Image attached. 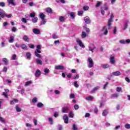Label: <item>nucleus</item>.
<instances>
[{"instance_id":"obj_1","label":"nucleus","mask_w":130,"mask_h":130,"mask_svg":"<svg viewBox=\"0 0 130 130\" xmlns=\"http://www.w3.org/2000/svg\"><path fill=\"white\" fill-rule=\"evenodd\" d=\"M113 14L111 13V16L110 19H109V21L108 22V29H111V23H112V22H113Z\"/></svg>"},{"instance_id":"obj_2","label":"nucleus","mask_w":130,"mask_h":130,"mask_svg":"<svg viewBox=\"0 0 130 130\" xmlns=\"http://www.w3.org/2000/svg\"><path fill=\"white\" fill-rule=\"evenodd\" d=\"M88 61L89 62V64H88V68H93V67H94V62H93V59H92V58L89 57L88 58Z\"/></svg>"},{"instance_id":"obj_3","label":"nucleus","mask_w":130,"mask_h":130,"mask_svg":"<svg viewBox=\"0 0 130 130\" xmlns=\"http://www.w3.org/2000/svg\"><path fill=\"white\" fill-rule=\"evenodd\" d=\"M76 42L78 43V44H79L80 47H82V48H85V45H84V44H83V42H82L81 40L79 39H77Z\"/></svg>"},{"instance_id":"obj_4","label":"nucleus","mask_w":130,"mask_h":130,"mask_svg":"<svg viewBox=\"0 0 130 130\" xmlns=\"http://www.w3.org/2000/svg\"><path fill=\"white\" fill-rule=\"evenodd\" d=\"M102 34H104V35H107L108 34V30H107V28L106 26H104L101 30Z\"/></svg>"},{"instance_id":"obj_5","label":"nucleus","mask_w":130,"mask_h":130,"mask_svg":"<svg viewBox=\"0 0 130 130\" xmlns=\"http://www.w3.org/2000/svg\"><path fill=\"white\" fill-rule=\"evenodd\" d=\"M0 17L1 18H5L6 17V12L3 9H0Z\"/></svg>"},{"instance_id":"obj_6","label":"nucleus","mask_w":130,"mask_h":130,"mask_svg":"<svg viewBox=\"0 0 130 130\" xmlns=\"http://www.w3.org/2000/svg\"><path fill=\"white\" fill-rule=\"evenodd\" d=\"M68 111H69V107H64L62 108V112H63V113H68Z\"/></svg>"},{"instance_id":"obj_7","label":"nucleus","mask_w":130,"mask_h":130,"mask_svg":"<svg viewBox=\"0 0 130 130\" xmlns=\"http://www.w3.org/2000/svg\"><path fill=\"white\" fill-rule=\"evenodd\" d=\"M94 49H95V46H94L93 44H90V46L89 47V51H91V52L93 53Z\"/></svg>"},{"instance_id":"obj_8","label":"nucleus","mask_w":130,"mask_h":130,"mask_svg":"<svg viewBox=\"0 0 130 130\" xmlns=\"http://www.w3.org/2000/svg\"><path fill=\"white\" fill-rule=\"evenodd\" d=\"M55 70H64V67H63V66H61V65H58V66H56L55 67Z\"/></svg>"},{"instance_id":"obj_9","label":"nucleus","mask_w":130,"mask_h":130,"mask_svg":"<svg viewBox=\"0 0 130 130\" xmlns=\"http://www.w3.org/2000/svg\"><path fill=\"white\" fill-rule=\"evenodd\" d=\"M9 5H12V6H16V3L15 0H7Z\"/></svg>"},{"instance_id":"obj_10","label":"nucleus","mask_w":130,"mask_h":130,"mask_svg":"<svg viewBox=\"0 0 130 130\" xmlns=\"http://www.w3.org/2000/svg\"><path fill=\"white\" fill-rule=\"evenodd\" d=\"M63 119L65 123H69V117L67 115H64L63 116Z\"/></svg>"},{"instance_id":"obj_11","label":"nucleus","mask_w":130,"mask_h":130,"mask_svg":"<svg viewBox=\"0 0 130 130\" xmlns=\"http://www.w3.org/2000/svg\"><path fill=\"white\" fill-rule=\"evenodd\" d=\"M32 31L34 34H37V35L40 34V30H39V29L34 28Z\"/></svg>"},{"instance_id":"obj_12","label":"nucleus","mask_w":130,"mask_h":130,"mask_svg":"<svg viewBox=\"0 0 130 130\" xmlns=\"http://www.w3.org/2000/svg\"><path fill=\"white\" fill-rule=\"evenodd\" d=\"M41 46L40 45H38L37 46V49H36V52H38V53H41Z\"/></svg>"},{"instance_id":"obj_13","label":"nucleus","mask_w":130,"mask_h":130,"mask_svg":"<svg viewBox=\"0 0 130 130\" xmlns=\"http://www.w3.org/2000/svg\"><path fill=\"white\" fill-rule=\"evenodd\" d=\"M84 21L86 24H90V23H91V21L88 17H85L84 18Z\"/></svg>"},{"instance_id":"obj_14","label":"nucleus","mask_w":130,"mask_h":130,"mask_svg":"<svg viewBox=\"0 0 130 130\" xmlns=\"http://www.w3.org/2000/svg\"><path fill=\"white\" fill-rule=\"evenodd\" d=\"M114 56H111L110 59V61L112 64L115 63V60L114 59Z\"/></svg>"},{"instance_id":"obj_15","label":"nucleus","mask_w":130,"mask_h":130,"mask_svg":"<svg viewBox=\"0 0 130 130\" xmlns=\"http://www.w3.org/2000/svg\"><path fill=\"white\" fill-rule=\"evenodd\" d=\"M40 75H41V72L39 70H37L35 73L36 77H40Z\"/></svg>"},{"instance_id":"obj_16","label":"nucleus","mask_w":130,"mask_h":130,"mask_svg":"<svg viewBox=\"0 0 130 130\" xmlns=\"http://www.w3.org/2000/svg\"><path fill=\"white\" fill-rule=\"evenodd\" d=\"M23 39L26 42H29V39L27 36H24L23 37Z\"/></svg>"},{"instance_id":"obj_17","label":"nucleus","mask_w":130,"mask_h":130,"mask_svg":"<svg viewBox=\"0 0 130 130\" xmlns=\"http://www.w3.org/2000/svg\"><path fill=\"white\" fill-rule=\"evenodd\" d=\"M112 75H113V76H120V75H121V73L120 72L117 71L113 72Z\"/></svg>"},{"instance_id":"obj_18","label":"nucleus","mask_w":130,"mask_h":130,"mask_svg":"<svg viewBox=\"0 0 130 130\" xmlns=\"http://www.w3.org/2000/svg\"><path fill=\"white\" fill-rule=\"evenodd\" d=\"M40 18H41V20L45 19V15H44V13H41L40 14Z\"/></svg>"},{"instance_id":"obj_19","label":"nucleus","mask_w":130,"mask_h":130,"mask_svg":"<svg viewBox=\"0 0 130 130\" xmlns=\"http://www.w3.org/2000/svg\"><path fill=\"white\" fill-rule=\"evenodd\" d=\"M14 36H10V39H9V42L10 43H13V42H14Z\"/></svg>"},{"instance_id":"obj_20","label":"nucleus","mask_w":130,"mask_h":130,"mask_svg":"<svg viewBox=\"0 0 130 130\" xmlns=\"http://www.w3.org/2000/svg\"><path fill=\"white\" fill-rule=\"evenodd\" d=\"M17 102H18V100L14 99L13 100L10 101V104L13 105V104H15V103H17Z\"/></svg>"},{"instance_id":"obj_21","label":"nucleus","mask_w":130,"mask_h":130,"mask_svg":"<svg viewBox=\"0 0 130 130\" xmlns=\"http://www.w3.org/2000/svg\"><path fill=\"white\" fill-rule=\"evenodd\" d=\"M102 68L103 69H108V68H109V65L108 64H102Z\"/></svg>"},{"instance_id":"obj_22","label":"nucleus","mask_w":130,"mask_h":130,"mask_svg":"<svg viewBox=\"0 0 130 130\" xmlns=\"http://www.w3.org/2000/svg\"><path fill=\"white\" fill-rule=\"evenodd\" d=\"M36 62L38 64H42V60H40L39 58L36 59Z\"/></svg>"},{"instance_id":"obj_23","label":"nucleus","mask_w":130,"mask_h":130,"mask_svg":"<svg viewBox=\"0 0 130 130\" xmlns=\"http://www.w3.org/2000/svg\"><path fill=\"white\" fill-rule=\"evenodd\" d=\"M59 20L60 22H64V20H66V18H64V17L61 16L59 17Z\"/></svg>"},{"instance_id":"obj_24","label":"nucleus","mask_w":130,"mask_h":130,"mask_svg":"<svg viewBox=\"0 0 130 130\" xmlns=\"http://www.w3.org/2000/svg\"><path fill=\"white\" fill-rule=\"evenodd\" d=\"M21 48L24 50H28V48H27V46L25 44H23L21 45Z\"/></svg>"},{"instance_id":"obj_25","label":"nucleus","mask_w":130,"mask_h":130,"mask_svg":"<svg viewBox=\"0 0 130 130\" xmlns=\"http://www.w3.org/2000/svg\"><path fill=\"white\" fill-rule=\"evenodd\" d=\"M87 36V34L85 32V31H82L81 37L82 38H85V37Z\"/></svg>"},{"instance_id":"obj_26","label":"nucleus","mask_w":130,"mask_h":130,"mask_svg":"<svg viewBox=\"0 0 130 130\" xmlns=\"http://www.w3.org/2000/svg\"><path fill=\"white\" fill-rule=\"evenodd\" d=\"M127 23H128V21L126 20L123 26V30H125L127 28Z\"/></svg>"},{"instance_id":"obj_27","label":"nucleus","mask_w":130,"mask_h":130,"mask_svg":"<svg viewBox=\"0 0 130 130\" xmlns=\"http://www.w3.org/2000/svg\"><path fill=\"white\" fill-rule=\"evenodd\" d=\"M35 54L36 56H37V57H39V58H41V57H42L41 55L38 54V52H37V51H36L35 52Z\"/></svg>"},{"instance_id":"obj_28","label":"nucleus","mask_w":130,"mask_h":130,"mask_svg":"<svg viewBox=\"0 0 130 130\" xmlns=\"http://www.w3.org/2000/svg\"><path fill=\"white\" fill-rule=\"evenodd\" d=\"M107 114H108V111H107L106 110H104L103 112V116H106Z\"/></svg>"},{"instance_id":"obj_29","label":"nucleus","mask_w":130,"mask_h":130,"mask_svg":"<svg viewBox=\"0 0 130 130\" xmlns=\"http://www.w3.org/2000/svg\"><path fill=\"white\" fill-rule=\"evenodd\" d=\"M32 84V81H28L25 83V87H27V86H29V85H31Z\"/></svg>"},{"instance_id":"obj_30","label":"nucleus","mask_w":130,"mask_h":130,"mask_svg":"<svg viewBox=\"0 0 130 130\" xmlns=\"http://www.w3.org/2000/svg\"><path fill=\"white\" fill-rule=\"evenodd\" d=\"M92 99H93V96H89L86 98V100L88 101H92Z\"/></svg>"},{"instance_id":"obj_31","label":"nucleus","mask_w":130,"mask_h":130,"mask_svg":"<svg viewBox=\"0 0 130 130\" xmlns=\"http://www.w3.org/2000/svg\"><path fill=\"white\" fill-rule=\"evenodd\" d=\"M101 5H102V3L101 2L98 1V2H97L96 5H95V7H96V8H98V7H99L100 6H101Z\"/></svg>"},{"instance_id":"obj_32","label":"nucleus","mask_w":130,"mask_h":130,"mask_svg":"<svg viewBox=\"0 0 130 130\" xmlns=\"http://www.w3.org/2000/svg\"><path fill=\"white\" fill-rule=\"evenodd\" d=\"M37 21H38V18L37 17L32 18V21L33 23H36Z\"/></svg>"},{"instance_id":"obj_33","label":"nucleus","mask_w":130,"mask_h":130,"mask_svg":"<svg viewBox=\"0 0 130 130\" xmlns=\"http://www.w3.org/2000/svg\"><path fill=\"white\" fill-rule=\"evenodd\" d=\"M16 111H17V112H21V111H22V109H21L20 108H19V106H16Z\"/></svg>"},{"instance_id":"obj_34","label":"nucleus","mask_w":130,"mask_h":130,"mask_svg":"<svg viewBox=\"0 0 130 130\" xmlns=\"http://www.w3.org/2000/svg\"><path fill=\"white\" fill-rule=\"evenodd\" d=\"M47 13H51L52 12V9L50 8H47L46 10Z\"/></svg>"},{"instance_id":"obj_35","label":"nucleus","mask_w":130,"mask_h":130,"mask_svg":"<svg viewBox=\"0 0 130 130\" xmlns=\"http://www.w3.org/2000/svg\"><path fill=\"white\" fill-rule=\"evenodd\" d=\"M3 61L5 63V64H6V65L8 64V59L7 58H4L3 59Z\"/></svg>"},{"instance_id":"obj_36","label":"nucleus","mask_w":130,"mask_h":130,"mask_svg":"<svg viewBox=\"0 0 130 130\" xmlns=\"http://www.w3.org/2000/svg\"><path fill=\"white\" fill-rule=\"evenodd\" d=\"M74 85L76 88H79V84H78V81H75L74 82Z\"/></svg>"},{"instance_id":"obj_37","label":"nucleus","mask_w":130,"mask_h":130,"mask_svg":"<svg viewBox=\"0 0 130 130\" xmlns=\"http://www.w3.org/2000/svg\"><path fill=\"white\" fill-rule=\"evenodd\" d=\"M0 121H1V122H3V123H6V120H5L4 118L1 116H0Z\"/></svg>"},{"instance_id":"obj_38","label":"nucleus","mask_w":130,"mask_h":130,"mask_svg":"<svg viewBox=\"0 0 130 130\" xmlns=\"http://www.w3.org/2000/svg\"><path fill=\"white\" fill-rule=\"evenodd\" d=\"M27 58H31V53L27 52L26 53Z\"/></svg>"},{"instance_id":"obj_39","label":"nucleus","mask_w":130,"mask_h":130,"mask_svg":"<svg viewBox=\"0 0 130 130\" xmlns=\"http://www.w3.org/2000/svg\"><path fill=\"white\" fill-rule=\"evenodd\" d=\"M103 9L105 10V11H107V10H108L109 8L107 6V4H105L104 5Z\"/></svg>"},{"instance_id":"obj_40","label":"nucleus","mask_w":130,"mask_h":130,"mask_svg":"<svg viewBox=\"0 0 130 130\" xmlns=\"http://www.w3.org/2000/svg\"><path fill=\"white\" fill-rule=\"evenodd\" d=\"M70 16L72 19H75V13L74 12H71L70 13Z\"/></svg>"},{"instance_id":"obj_41","label":"nucleus","mask_w":130,"mask_h":130,"mask_svg":"<svg viewBox=\"0 0 130 130\" xmlns=\"http://www.w3.org/2000/svg\"><path fill=\"white\" fill-rule=\"evenodd\" d=\"M79 74H77V75H76V76H73V77H72V79H73V80H77V79H79Z\"/></svg>"},{"instance_id":"obj_42","label":"nucleus","mask_w":130,"mask_h":130,"mask_svg":"<svg viewBox=\"0 0 130 130\" xmlns=\"http://www.w3.org/2000/svg\"><path fill=\"white\" fill-rule=\"evenodd\" d=\"M46 23V21H45V19H42V21H41V25H44Z\"/></svg>"},{"instance_id":"obj_43","label":"nucleus","mask_w":130,"mask_h":130,"mask_svg":"<svg viewBox=\"0 0 130 130\" xmlns=\"http://www.w3.org/2000/svg\"><path fill=\"white\" fill-rule=\"evenodd\" d=\"M83 10L84 11H88L89 10V6H85L83 7Z\"/></svg>"},{"instance_id":"obj_44","label":"nucleus","mask_w":130,"mask_h":130,"mask_svg":"<svg viewBox=\"0 0 130 130\" xmlns=\"http://www.w3.org/2000/svg\"><path fill=\"white\" fill-rule=\"evenodd\" d=\"M118 97V94L117 93H115L112 95V98H117Z\"/></svg>"},{"instance_id":"obj_45","label":"nucleus","mask_w":130,"mask_h":130,"mask_svg":"<svg viewBox=\"0 0 130 130\" xmlns=\"http://www.w3.org/2000/svg\"><path fill=\"white\" fill-rule=\"evenodd\" d=\"M37 106L38 107H42V106H43V104H42V103H38Z\"/></svg>"},{"instance_id":"obj_46","label":"nucleus","mask_w":130,"mask_h":130,"mask_svg":"<svg viewBox=\"0 0 130 130\" xmlns=\"http://www.w3.org/2000/svg\"><path fill=\"white\" fill-rule=\"evenodd\" d=\"M125 128H127V129H129L130 128V124H126L125 125Z\"/></svg>"},{"instance_id":"obj_47","label":"nucleus","mask_w":130,"mask_h":130,"mask_svg":"<svg viewBox=\"0 0 130 130\" xmlns=\"http://www.w3.org/2000/svg\"><path fill=\"white\" fill-rule=\"evenodd\" d=\"M83 28L86 30V32H87V33H89V32H90V29H89V28H87L85 26H83Z\"/></svg>"},{"instance_id":"obj_48","label":"nucleus","mask_w":130,"mask_h":130,"mask_svg":"<svg viewBox=\"0 0 130 130\" xmlns=\"http://www.w3.org/2000/svg\"><path fill=\"white\" fill-rule=\"evenodd\" d=\"M74 108L75 110H77V109H79V105H75L74 106Z\"/></svg>"},{"instance_id":"obj_49","label":"nucleus","mask_w":130,"mask_h":130,"mask_svg":"<svg viewBox=\"0 0 130 130\" xmlns=\"http://www.w3.org/2000/svg\"><path fill=\"white\" fill-rule=\"evenodd\" d=\"M44 73H45L46 74H48V73H49V69L46 68L45 69L44 71Z\"/></svg>"},{"instance_id":"obj_50","label":"nucleus","mask_w":130,"mask_h":130,"mask_svg":"<svg viewBox=\"0 0 130 130\" xmlns=\"http://www.w3.org/2000/svg\"><path fill=\"white\" fill-rule=\"evenodd\" d=\"M6 6V3H4V2H1L0 3V7H4Z\"/></svg>"},{"instance_id":"obj_51","label":"nucleus","mask_w":130,"mask_h":130,"mask_svg":"<svg viewBox=\"0 0 130 130\" xmlns=\"http://www.w3.org/2000/svg\"><path fill=\"white\" fill-rule=\"evenodd\" d=\"M21 21L22 22H23V23H27V20L25 18H22L21 19Z\"/></svg>"},{"instance_id":"obj_52","label":"nucleus","mask_w":130,"mask_h":130,"mask_svg":"<svg viewBox=\"0 0 130 130\" xmlns=\"http://www.w3.org/2000/svg\"><path fill=\"white\" fill-rule=\"evenodd\" d=\"M69 116L70 117H72V118L74 117V114L73 113V112H70L69 113Z\"/></svg>"},{"instance_id":"obj_53","label":"nucleus","mask_w":130,"mask_h":130,"mask_svg":"<svg viewBox=\"0 0 130 130\" xmlns=\"http://www.w3.org/2000/svg\"><path fill=\"white\" fill-rule=\"evenodd\" d=\"M121 90H122L121 87H117L116 88L117 92H120Z\"/></svg>"},{"instance_id":"obj_54","label":"nucleus","mask_w":130,"mask_h":130,"mask_svg":"<svg viewBox=\"0 0 130 130\" xmlns=\"http://www.w3.org/2000/svg\"><path fill=\"white\" fill-rule=\"evenodd\" d=\"M35 16V13H34V12H32V13H30V15H29V16L31 18H33Z\"/></svg>"},{"instance_id":"obj_55","label":"nucleus","mask_w":130,"mask_h":130,"mask_svg":"<svg viewBox=\"0 0 130 130\" xmlns=\"http://www.w3.org/2000/svg\"><path fill=\"white\" fill-rule=\"evenodd\" d=\"M32 102H33V103H36V102H37V98H34L32 100Z\"/></svg>"},{"instance_id":"obj_56","label":"nucleus","mask_w":130,"mask_h":130,"mask_svg":"<svg viewBox=\"0 0 130 130\" xmlns=\"http://www.w3.org/2000/svg\"><path fill=\"white\" fill-rule=\"evenodd\" d=\"M99 86H97V87H95L93 88V92H95V91H97V90H98V89H99Z\"/></svg>"},{"instance_id":"obj_57","label":"nucleus","mask_w":130,"mask_h":130,"mask_svg":"<svg viewBox=\"0 0 130 130\" xmlns=\"http://www.w3.org/2000/svg\"><path fill=\"white\" fill-rule=\"evenodd\" d=\"M28 46L30 48H34V47H35L34 45V44H28Z\"/></svg>"},{"instance_id":"obj_58","label":"nucleus","mask_w":130,"mask_h":130,"mask_svg":"<svg viewBox=\"0 0 130 130\" xmlns=\"http://www.w3.org/2000/svg\"><path fill=\"white\" fill-rule=\"evenodd\" d=\"M70 98L71 99H74V98H75V94H74V93H71L70 94Z\"/></svg>"},{"instance_id":"obj_59","label":"nucleus","mask_w":130,"mask_h":130,"mask_svg":"<svg viewBox=\"0 0 130 130\" xmlns=\"http://www.w3.org/2000/svg\"><path fill=\"white\" fill-rule=\"evenodd\" d=\"M16 56L17 55H16V54H13L12 55V59H13V60H15V59H16Z\"/></svg>"},{"instance_id":"obj_60","label":"nucleus","mask_w":130,"mask_h":130,"mask_svg":"<svg viewBox=\"0 0 130 130\" xmlns=\"http://www.w3.org/2000/svg\"><path fill=\"white\" fill-rule=\"evenodd\" d=\"M5 17H7V18H12V14H6Z\"/></svg>"},{"instance_id":"obj_61","label":"nucleus","mask_w":130,"mask_h":130,"mask_svg":"<svg viewBox=\"0 0 130 130\" xmlns=\"http://www.w3.org/2000/svg\"><path fill=\"white\" fill-rule=\"evenodd\" d=\"M72 76H73V74H72V73H69L67 75V77H68L69 79H71V78H72Z\"/></svg>"},{"instance_id":"obj_62","label":"nucleus","mask_w":130,"mask_h":130,"mask_svg":"<svg viewBox=\"0 0 130 130\" xmlns=\"http://www.w3.org/2000/svg\"><path fill=\"white\" fill-rule=\"evenodd\" d=\"M52 37L53 39H56V38H58V37L55 34H53Z\"/></svg>"},{"instance_id":"obj_63","label":"nucleus","mask_w":130,"mask_h":130,"mask_svg":"<svg viewBox=\"0 0 130 130\" xmlns=\"http://www.w3.org/2000/svg\"><path fill=\"white\" fill-rule=\"evenodd\" d=\"M73 130H77V129H78V128H77V126H76L75 124H73Z\"/></svg>"},{"instance_id":"obj_64","label":"nucleus","mask_w":130,"mask_h":130,"mask_svg":"<svg viewBox=\"0 0 130 130\" xmlns=\"http://www.w3.org/2000/svg\"><path fill=\"white\" fill-rule=\"evenodd\" d=\"M117 28H116V27H115L114 28V29H113V33L114 34H116V31H117Z\"/></svg>"}]
</instances>
